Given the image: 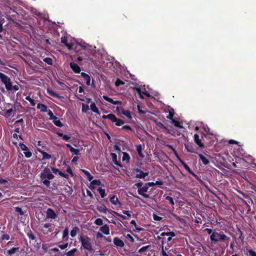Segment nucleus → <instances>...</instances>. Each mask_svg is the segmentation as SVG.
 Returning <instances> with one entry per match:
<instances>
[{
    "mask_svg": "<svg viewBox=\"0 0 256 256\" xmlns=\"http://www.w3.org/2000/svg\"><path fill=\"white\" fill-rule=\"evenodd\" d=\"M94 224L97 226H100L102 225L103 222L101 218H98L95 220Z\"/></svg>",
    "mask_w": 256,
    "mask_h": 256,
    "instance_id": "obj_44",
    "label": "nucleus"
},
{
    "mask_svg": "<svg viewBox=\"0 0 256 256\" xmlns=\"http://www.w3.org/2000/svg\"><path fill=\"white\" fill-rule=\"evenodd\" d=\"M19 248H20L19 247L12 248H11L7 251V254L10 256H12V254H14L16 252V250H19Z\"/></svg>",
    "mask_w": 256,
    "mask_h": 256,
    "instance_id": "obj_33",
    "label": "nucleus"
},
{
    "mask_svg": "<svg viewBox=\"0 0 256 256\" xmlns=\"http://www.w3.org/2000/svg\"><path fill=\"white\" fill-rule=\"evenodd\" d=\"M194 141L195 143L200 148H204V146L202 143L201 140L200 138L199 135L198 134H194Z\"/></svg>",
    "mask_w": 256,
    "mask_h": 256,
    "instance_id": "obj_10",
    "label": "nucleus"
},
{
    "mask_svg": "<svg viewBox=\"0 0 256 256\" xmlns=\"http://www.w3.org/2000/svg\"><path fill=\"white\" fill-rule=\"evenodd\" d=\"M18 89H19V87L18 86L14 85V86H12V84H11L10 89L8 90H12V91L16 92V91L18 90Z\"/></svg>",
    "mask_w": 256,
    "mask_h": 256,
    "instance_id": "obj_46",
    "label": "nucleus"
},
{
    "mask_svg": "<svg viewBox=\"0 0 256 256\" xmlns=\"http://www.w3.org/2000/svg\"><path fill=\"white\" fill-rule=\"evenodd\" d=\"M80 229L78 226H74L72 230L70 231V235L71 237L74 238V237L76 234L79 232Z\"/></svg>",
    "mask_w": 256,
    "mask_h": 256,
    "instance_id": "obj_27",
    "label": "nucleus"
},
{
    "mask_svg": "<svg viewBox=\"0 0 256 256\" xmlns=\"http://www.w3.org/2000/svg\"><path fill=\"white\" fill-rule=\"evenodd\" d=\"M174 115V113L170 112L168 115L166 116V118L172 121V120H174L173 119Z\"/></svg>",
    "mask_w": 256,
    "mask_h": 256,
    "instance_id": "obj_56",
    "label": "nucleus"
},
{
    "mask_svg": "<svg viewBox=\"0 0 256 256\" xmlns=\"http://www.w3.org/2000/svg\"><path fill=\"white\" fill-rule=\"evenodd\" d=\"M98 191L99 192L102 198H104L106 196V192L105 190L101 188H98Z\"/></svg>",
    "mask_w": 256,
    "mask_h": 256,
    "instance_id": "obj_37",
    "label": "nucleus"
},
{
    "mask_svg": "<svg viewBox=\"0 0 256 256\" xmlns=\"http://www.w3.org/2000/svg\"><path fill=\"white\" fill-rule=\"evenodd\" d=\"M90 183V186H89V188L91 190H94L95 188L94 186H100L102 185V182L100 180H92Z\"/></svg>",
    "mask_w": 256,
    "mask_h": 256,
    "instance_id": "obj_11",
    "label": "nucleus"
},
{
    "mask_svg": "<svg viewBox=\"0 0 256 256\" xmlns=\"http://www.w3.org/2000/svg\"><path fill=\"white\" fill-rule=\"evenodd\" d=\"M66 147L69 148L70 152H72L74 154H76V155L80 154L79 150L74 148L70 144H66Z\"/></svg>",
    "mask_w": 256,
    "mask_h": 256,
    "instance_id": "obj_18",
    "label": "nucleus"
},
{
    "mask_svg": "<svg viewBox=\"0 0 256 256\" xmlns=\"http://www.w3.org/2000/svg\"><path fill=\"white\" fill-rule=\"evenodd\" d=\"M0 79L1 82L5 85L7 90L10 89L11 80L7 76L2 72H0Z\"/></svg>",
    "mask_w": 256,
    "mask_h": 256,
    "instance_id": "obj_5",
    "label": "nucleus"
},
{
    "mask_svg": "<svg viewBox=\"0 0 256 256\" xmlns=\"http://www.w3.org/2000/svg\"><path fill=\"white\" fill-rule=\"evenodd\" d=\"M153 218L154 220H156V221H160V220L162 219V218L156 215V214H153Z\"/></svg>",
    "mask_w": 256,
    "mask_h": 256,
    "instance_id": "obj_50",
    "label": "nucleus"
},
{
    "mask_svg": "<svg viewBox=\"0 0 256 256\" xmlns=\"http://www.w3.org/2000/svg\"><path fill=\"white\" fill-rule=\"evenodd\" d=\"M16 212H18L20 215L22 216L24 214V212H22V208L19 207H15L14 208Z\"/></svg>",
    "mask_w": 256,
    "mask_h": 256,
    "instance_id": "obj_48",
    "label": "nucleus"
},
{
    "mask_svg": "<svg viewBox=\"0 0 256 256\" xmlns=\"http://www.w3.org/2000/svg\"><path fill=\"white\" fill-rule=\"evenodd\" d=\"M110 202L114 205H116L118 204H120V202L118 201V198L115 195L112 196L110 198Z\"/></svg>",
    "mask_w": 256,
    "mask_h": 256,
    "instance_id": "obj_28",
    "label": "nucleus"
},
{
    "mask_svg": "<svg viewBox=\"0 0 256 256\" xmlns=\"http://www.w3.org/2000/svg\"><path fill=\"white\" fill-rule=\"evenodd\" d=\"M122 114L125 116L128 119L131 120L132 117L131 116L130 112L129 110H122Z\"/></svg>",
    "mask_w": 256,
    "mask_h": 256,
    "instance_id": "obj_35",
    "label": "nucleus"
},
{
    "mask_svg": "<svg viewBox=\"0 0 256 256\" xmlns=\"http://www.w3.org/2000/svg\"><path fill=\"white\" fill-rule=\"evenodd\" d=\"M81 171L87 176L89 181H91L93 179V176H92L88 170L82 169Z\"/></svg>",
    "mask_w": 256,
    "mask_h": 256,
    "instance_id": "obj_29",
    "label": "nucleus"
},
{
    "mask_svg": "<svg viewBox=\"0 0 256 256\" xmlns=\"http://www.w3.org/2000/svg\"><path fill=\"white\" fill-rule=\"evenodd\" d=\"M124 84V82L120 80V78H117L115 82V85L116 86H118L120 85Z\"/></svg>",
    "mask_w": 256,
    "mask_h": 256,
    "instance_id": "obj_42",
    "label": "nucleus"
},
{
    "mask_svg": "<svg viewBox=\"0 0 256 256\" xmlns=\"http://www.w3.org/2000/svg\"><path fill=\"white\" fill-rule=\"evenodd\" d=\"M248 252L250 256H256V252L252 250H249Z\"/></svg>",
    "mask_w": 256,
    "mask_h": 256,
    "instance_id": "obj_61",
    "label": "nucleus"
},
{
    "mask_svg": "<svg viewBox=\"0 0 256 256\" xmlns=\"http://www.w3.org/2000/svg\"><path fill=\"white\" fill-rule=\"evenodd\" d=\"M130 224L132 225H133L134 226V227L136 228V230L138 231V232H140L141 230H142V228H137L136 227V222L134 220H132Z\"/></svg>",
    "mask_w": 256,
    "mask_h": 256,
    "instance_id": "obj_43",
    "label": "nucleus"
},
{
    "mask_svg": "<svg viewBox=\"0 0 256 256\" xmlns=\"http://www.w3.org/2000/svg\"><path fill=\"white\" fill-rule=\"evenodd\" d=\"M66 172L68 173L70 175H71L72 176H74L70 166H68V168L66 170Z\"/></svg>",
    "mask_w": 256,
    "mask_h": 256,
    "instance_id": "obj_53",
    "label": "nucleus"
},
{
    "mask_svg": "<svg viewBox=\"0 0 256 256\" xmlns=\"http://www.w3.org/2000/svg\"><path fill=\"white\" fill-rule=\"evenodd\" d=\"M186 150L190 152L198 154L196 151V148L192 144L188 143L184 144Z\"/></svg>",
    "mask_w": 256,
    "mask_h": 256,
    "instance_id": "obj_9",
    "label": "nucleus"
},
{
    "mask_svg": "<svg viewBox=\"0 0 256 256\" xmlns=\"http://www.w3.org/2000/svg\"><path fill=\"white\" fill-rule=\"evenodd\" d=\"M38 150L42 155V158L44 160H48L51 158V156L42 150L41 148H38Z\"/></svg>",
    "mask_w": 256,
    "mask_h": 256,
    "instance_id": "obj_21",
    "label": "nucleus"
},
{
    "mask_svg": "<svg viewBox=\"0 0 256 256\" xmlns=\"http://www.w3.org/2000/svg\"><path fill=\"white\" fill-rule=\"evenodd\" d=\"M54 178V174L51 172L50 168H45L40 174L41 182L47 187L50 186V180Z\"/></svg>",
    "mask_w": 256,
    "mask_h": 256,
    "instance_id": "obj_2",
    "label": "nucleus"
},
{
    "mask_svg": "<svg viewBox=\"0 0 256 256\" xmlns=\"http://www.w3.org/2000/svg\"><path fill=\"white\" fill-rule=\"evenodd\" d=\"M61 42L64 44L66 46L68 50H70L72 48L73 45L72 44H69L68 42V38L66 36H62L61 38Z\"/></svg>",
    "mask_w": 256,
    "mask_h": 256,
    "instance_id": "obj_13",
    "label": "nucleus"
},
{
    "mask_svg": "<svg viewBox=\"0 0 256 256\" xmlns=\"http://www.w3.org/2000/svg\"><path fill=\"white\" fill-rule=\"evenodd\" d=\"M2 240H8L10 239V236L7 234H3L1 237Z\"/></svg>",
    "mask_w": 256,
    "mask_h": 256,
    "instance_id": "obj_60",
    "label": "nucleus"
},
{
    "mask_svg": "<svg viewBox=\"0 0 256 256\" xmlns=\"http://www.w3.org/2000/svg\"><path fill=\"white\" fill-rule=\"evenodd\" d=\"M165 199L166 200H168L170 203L172 205V206H174V200H173V198L170 196H166V198H165Z\"/></svg>",
    "mask_w": 256,
    "mask_h": 256,
    "instance_id": "obj_47",
    "label": "nucleus"
},
{
    "mask_svg": "<svg viewBox=\"0 0 256 256\" xmlns=\"http://www.w3.org/2000/svg\"><path fill=\"white\" fill-rule=\"evenodd\" d=\"M48 111V114L50 116V120H51L53 118L52 117H54L55 116L54 115L53 112H52V111L51 110H49Z\"/></svg>",
    "mask_w": 256,
    "mask_h": 256,
    "instance_id": "obj_57",
    "label": "nucleus"
},
{
    "mask_svg": "<svg viewBox=\"0 0 256 256\" xmlns=\"http://www.w3.org/2000/svg\"><path fill=\"white\" fill-rule=\"evenodd\" d=\"M150 247V246H149V245L143 246V247L141 248L138 250V252L142 253V252H145Z\"/></svg>",
    "mask_w": 256,
    "mask_h": 256,
    "instance_id": "obj_49",
    "label": "nucleus"
},
{
    "mask_svg": "<svg viewBox=\"0 0 256 256\" xmlns=\"http://www.w3.org/2000/svg\"><path fill=\"white\" fill-rule=\"evenodd\" d=\"M167 236H168V237L172 238L176 236V234L173 232H168Z\"/></svg>",
    "mask_w": 256,
    "mask_h": 256,
    "instance_id": "obj_62",
    "label": "nucleus"
},
{
    "mask_svg": "<svg viewBox=\"0 0 256 256\" xmlns=\"http://www.w3.org/2000/svg\"><path fill=\"white\" fill-rule=\"evenodd\" d=\"M113 116H114V118H112L111 121L112 122H114L116 126H120L124 124V122L123 120H122L120 119L117 118L114 114V115Z\"/></svg>",
    "mask_w": 256,
    "mask_h": 256,
    "instance_id": "obj_19",
    "label": "nucleus"
},
{
    "mask_svg": "<svg viewBox=\"0 0 256 256\" xmlns=\"http://www.w3.org/2000/svg\"><path fill=\"white\" fill-rule=\"evenodd\" d=\"M37 108L39 109L42 112H48V106L42 104H37Z\"/></svg>",
    "mask_w": 256,
    "mask_h": 256,
    "instance_id": "obj_23",
    "label": "nucleus"
},
{
    "mask_svg": "<svg viewBox=\"0 0 256 256\" xmlns=\"http://www.w3.org/2000/svg\"><path fill=\"white\" fill-rule=\"evenodd\" d=\"M130 159V157L128 154L126 152H124L123 156H122V161H124V162L126 161V162H129Z\"/></svg>",
    "mask_w": 256,
    "mask_h": 256,
    "instance_id": "obj_38",
    "label": "nucleus"
},
{
    "mask_svg": "<svg viewBox=\"0 0 256 256\" xmlns=\"http://www.w3.org/2000/svg\"><path fill=\"white\" fill-rule=\"evenodd\" d=\"M44 61L49 65L52 64V60L50 58H46L44 59Z\"/></svg>",
    "mask_w": 256,
    "mask_h": 256,
    "instance_id": "obj_45",
    "label": "nucleus"
},
{
    "mask_svg": "<svg viewBox=\"0 0 256 256\" xmlns=\"http://www.w3.org/2000/svg\"><path fill=\"white\" fill-rule=\"evenodd\" d=\"M90 109L91 110L94 112H96V114H99V111H98V108L96 107V104L94 102H92L91 104H90Z\"/></svg>",
    "mask_w": 256,
    "mask_h": 256,
    "instance_id": "obj_32",
    "label": "nucleus"
},
{
    "mask_svg": "<svg viewBox=\"0 0 256 256\" xmlns=\"http://www.w3.org/2000/svg\"><path fill=\"white\" fill-rule=\"evenodd\" d=\"M100 231L106 235L110 234V228L107 224H104L100 228Z\"/></svg>",
    "mask_w": 256,
    "mask_h": 256,
    "instance_id": "obj_20",
    "label": "nucleus"
},
{
    "mask_svg": "<svg viewBox=\"0 0 256 256\" xmlns=\"http://www.w3.org/2000/svg\"><path fill=\"white\" fill-rule=\"evenodd\" d=\"M91 59H92V58H90L89 56H86L85 57L78 56L77 58V60L78 62H81L84 60H90Z\"/></svg>",
    "mask_w": 256,
    "mask_h": 256,
    "instance_id": "obj_40",
    "label": "nucleus"
},
{
    "mask_svg": "<svg viewBox=\"0 0 256 256\" xmlns=\"http://www.w3.org/2000/svg\"><path fill=\"white\" fill-rule=\"evenodd\" d=\"M197 154H198L200 160L204 166H206L210 164V160L206 156L199 153H198Z\"/></svg>",
    "mask_w": 256,
    "mask_h": 256,
    "instance_id": "obj_15",
    "label": "nucleus"
},
{
    "mask_svg": "<svg viewBox=\"0 0 256 256\" xmlns=\"http://www.w3.org/2000/svg\"><path fill=\"white\" fill-rule=\"evenodd\" d=\"M4 19L2 18L0 20V32H2L3 30L2 24L4 23Z\"/></svg>",
    "mask_w": 256,
    "mask_h": 256,
    "instance_id": "obj_52",
    "label": "nucleus"
},
{
    "mask_svg": "<svg viewBox=\"0 0 256 256\" xmlns=\"http://www.w3.org/2000/svg\"><path fill=\"white\" fill-rule=\"evenodd\" d=\"M114 114H108V115H103L102 116V118L103 119H109L110 120H112V118H114Z\"/></svg>",
    "mask_w": 256,
    "mask_h": 256,
    "instance_id": "obj_41",
    "label": "nucleus"
},
{
    "mask_svg": "<svg viewBox=\"0 0 256 256\" xmlns=\"http://www.w3.org/2000/svg\"><path fill=\"white\" fill-rule=\"evenodd\" d=\"M103 98L106 100V101L110 102L112 104H113L114 105H118V104H122V102L120 100H114L112 98H109L108 96H102Z\"/></svg>",
    "mask_w": 256,
    "mask_h": 256,
    "instance_id": "obj_12",
    "label": "nucleus"
},
{
    "mask_svg": "<svg viewBox=\"0 0 256 256\" xmlns=\"http://www.w3.org/2000/svg\"><path fill=\"white\" fill-rule=\"evenodd\" d=\"M180 162L182 164V165L184 167V168H185V170L188 172V173L192 174V176H194L195 178H197L198 176L197 175L194 174L192 170L190 168V167L188 166V164L185 163L184 162L180 160Z\"/></svg>",
    "mask_w": 256,
    "mask_h": 256,
    "instance_id": "obj_16",
    "label": "nucleus"
},
{
    "mask_svg": "<svg viewBox=\"0 0 256 256\" xmlns=\"http://www.w3.org/2000/svg\"><path fill=\"white\" fill-rule=\"evenodd\" d=\"M111 156L112 157V160L113 162L116 166L122 167V166L120 162H118L117 160V156L116 154L114 153H111Z\"/></svg>",
    "mask_w": 256,
    "mask_h": 256,
    "instance_id": "obj_24",
    "label": "nucleus"
},
{
    "mask_svg": "<svg viewBox=\"0 0 256 256\" xmlns=\"http://www.w3.org/2000/svg\"><path fill=\"white\" fill-rule=\"evenodd\" d=\"M97 210L98 212L104 214H106L108 211V209L104 204L97 206Z\"/></svg>",
    "mask_w": 256,
    "mask_h": 256,
    "instance_id": "obj_26",
    "label": "nucleus"
},
{
    "mask_svg": "<svg viewBox=\"0 0 256 256\" xmlns=\"http://www.w3.org/2000/svg\"><path fill=\"white\" fill-rule=\"evenodd\" d=\"M118 216L120 217L123 220H126L128 218H127V216H124L122 214H121L118 212H114Z\"/></svg>",
    "mask_w": 256,
    "mask_h": 256,
    "instance_id": "obj_58",
    "label": "nucleus"
},
{
    "mask_svg": "<svg viewBox=\"0 0 256 256\" xmlns=\"http://www.w3.org/2000/svg\"><path fill=\"white\" fill-rule=\"evenodd\" d=\"M33 16H34L37 20V26L40 28L44 23L47 20L46 18L44 16V14L42 12H38V10L33 8Z\"/></svg>",
    "mask_w": 256,
    "mask_h": 256,
    "instance_id": "obj_4",
    "label": "nucleus"
},
{
    "mask_svg": "<svg viewBox=\"0 0 256 256\" xmlns=\"http://www.w3.org/2000/svg\"><path fill=\"white\" fill-rule=\"evenodd\" d=\"M68 228H66L62 234V239L64 240H67L68 238Z\"/></svg>",
    "mask_w": 256,
    "mask_h": 256,
    "instance_id": "obj_34",
    "label": "nucleus"
},
{
    "mask_svg": "<svg viewBox=\"0 0 256 256\" xmlns=\"http://www.w3.org/2000/svg\"><path fill=\"white\" fill-rule=\"evenodd\" d=\"M126 238H128L130 242H134V238H132V236L130 234H128L126 236Z\"/></svg>",
    "mask_w": 256,
    "mask_h": 256,
    "instance_id": "obj_51",
    "label": "nucleus"
},
{
    "mask_svg": "<svg viewBox=\"0 0 256 256\" xmlns=\"http://www.w3.org/2000/svg\"><path fill=\"white\" fill-rule=\"evenodd\" d=\"M136 151H137L138 154H140V152H142V146H141L140 144H139V145L137 146H136Z\"/></svg>",
    "mask_w": 256,
    "mask_h": 256,
    "instance_id": "obj_64",
    "label": "nucleus"
},
{
    "mask_svg": "<svg viewBox=\"0 0 256 256\" xmlns=\"http://www.w3.org/2000/svg\"><path fill=\"white\" fill-rule=\"evenodd\" d=\"M53 118L51 120H52L53 123L57 126L62 127L63 126V124L61 122L58 120V118L56 116L52 117Z\"/></svg>",
    "mask_w": 256,
    "mask_h": 256,
    "instance_id": "obj_22",
    "label": "nucleus"
},
{
    "mask_svg": "<svg viewBox=\"0 0 256 256\" xmlns=\"http://www.w3.org/2000/svg\"><path fill=\"white\" fill-rule=\"evenodd\" d=\"M38 36L42 39L45 44L47 45H50V42L48 38H47L46 36L44 35Z\"/></svg>",
    "mask_w": 256,
    "mask_h": 256,
    "instance_id": "obj_31",
    "label": "nucleus"
},
{
    "mask_svg": "<svg viewBox=\"0 0 256 256\" xmlns=\"http://www.w3.org/2000/svg\"><path fill=\"white\" fill-rule=\"evenodd\" d=\"M24 154L26 158H30L32 156V152L30 151L24 152Z\"/></svg>",
    "mask_w": 256,
    "mask_h": 256,
    "instance_id": "obj_63",
    "label": "nucleus"
},
{
    "mask_svg": "<svg viewBox=\"0 0 256 256\" xmlns=\"http://www.w3.org/2000/svg\"><path fill=\"white\" fill-rule=\"evenodd\" d=\"M48 92L52 96L54 97V98H60V96L59 95L56 93L55 92H54L53 90H48Z\"/></svg>",
    "mask_w": 256,
    "mask_h": 256,
    "instance_id": "obj_39",
    "label": "nucleus"
},
{
    "mask_svg": "<svg viewBox=\"0 0 256 256\" xmlns=\"http://www.w3.org/2000/svg\"><path fill=\"white\" fill-rule=\"evenodd\" d=\"M46 217L48 218H52V219H55L57 217V215L56 214V212H54V210L50 208H48L46 212Z\"/></svg>",
    "mask_w": 256,
    "mask_h": 256,
    "instance_id": "obj_7",
    "label": "nucleus"
},
{
    "mask_svg": "<svg viewBox=\"0 0 256 256\" xmlns=\"http://www.w3.org/2000/svg\"><path fill=\"white\" fill-rule=\"evenodd\" d=\"M79 241L81 244V248L84 250L86 254L88 256V252H92L94 250L92 244V240L87 235H80Z\"/></svg>",
    "mask_w": 256,
    "mask_h": 256,
    "instance_id": "obj_1",
    "label": "nucleus"
},
{
    "mask_svg": "<svg viewBox=\"0 0 256 256\" xmlns=\"http://www.w3.org/2000/svg\"><path fill=\"white\" fill-rule=\"evenodd\" d=\"M59 175L60 176H61L63 177V178H64L66 179H68V178H69V176L68 174H66L62 172H59Z\"/></svg>",
    "mask_w": 256,
    "mask_h": 256,
    "instance_id": "obj_54",
    "label": "nucleus"
},
{
    "mask_svg": "<svg viewBox=\"0 0 256 256\" xmlns=\"http://www.w3.org/2000/svg\"><path fill=\"white\" fill-rule=\"evenodd\" d=\"M172 123L176 128H183L182 126V125L181 122L178 121H177V120H172Z\"/></svg>",
    "mask_w": 256,
    "mask_h": 256,
    "instance_id": "obj_36",
    "label": "nucleus"
},
{
    "mask_svg": "<svg viewBox=\"0 0 256 256\" xmlns=\"http://www.w3.org/2000/svg\"><path fill=\"white\" fill-rule=\"evenodd\" d=\"M148 175V172H144L141 170L139 174H136L135 178H144Z\"/></svg>",
    "mask_w": 256,
    "mask_h": 256,
    "instance_id": "obj_25",
    "label": "nucleus"
},
{
    "mask_svg": "<svg viewBox=\"0 0 256 256\" xmlns=\"http://www.w3.org/2000/svg\"><path fill=\"white\" fill-rule=\"evenodd\" d=\"M148 189V187L145 184L144 186H142L140 188H138V194L146 198H148L150 197L149 194H146L144 192H147Z\"/></svg>",
    "mask_w": 256,
    "mask_h": 256,
    "instance_id": "obj_6",
    "label": "nucleus"
},
{
    "mask_svg": "<svg viewBox=\"0 0 256 256\" xmlns=\"http://www.w3.org/2000/svg\"><path fill=\"white\" fill-rule=\"evenodd\" d=\"M210 238L212 242H215L220 241L224 242L226 240H230V238L228 237L222 232H213L210 235Z\"/></svg>",
    "mask_w": 256,
    "mask_h": 256,
    "instance_id": "obj_3",
    "label": "nucleus"
},
{
    "mask_svg": "<svg viewBox=\"0 0 256 256\" xmlns=\"http://www.w3.org/2000/svg\"><path fill=\"white\" fill-rule=\"evenodd\" d=\"M81 76L86 80V82L87 86H90V77L87 74L82 72L80 73Z\"/></svg>",
    "mask_w": 256,
    "mask_h": 256,
    "instance_id": "obj_17",
    "label": "nucleus"
},
{
    "mask_svg": "<svg viewBox=\"0 0 256 256\" xmlns=\"http://www.w3.org/2000/svg\"><path fill=\"white\" fill-rule=\"evenodd\" d=\"M20 148L23 150L26 151L28 150L27 146L24 144H22V143L20 144Z\"/></svg>",
    "mask_w": 256,
    "mask_h": 256,
    "instance_id": "obj_55",
    "label": "nucleus"
},
{
    "mask_svg": "<svg viewBox=\"0 0 256 256\" xmlns=\"http://www.w3.org/2000/svg\"><path fill=\"white\" fill-rule=\"evenodd\" d=\"M70 66L74 72L79 74L80 72L81 69L80 67L74 62H70Z\"/></svg>",
    "mask_w": 256,
    "mask_h": 256,
    "instance_id": "obj_8",
    "label": "nucleus"
},
{
    "mask_svg": "<svg viewBox=\"0 0 256 256\" xmlns=\"http://www.w3.org/2000/svg\"><path fill=\"white\" fill-rule=\"evenodd\" d=\"M113 242L117 246L122 248V247H124V242L117 237L114 238Z\"/></svg>",
    "mask_w": 256,
    "mask_h": 256,
    "instance_id": "obj_14",
    "label": "nucleus"
},
{
    "mask_svg": "<svg viewBox=\"0 0 256 256\" xmlns=\"http://www.w3.org/2000/svg\"><path fill=\"white\" fill-rule=\"evenodd\" d=\"M78 250L76 248H74L71 250L68 251L66 253V256H74L76 252H77Z\"/></svg>",
    "mask_w": 256,
    "mask_h": 256,
    "instance_id": "obj_30",
    "label": "nucleus"
},
{
    "mask_svg": "<svg viewBox=\"0 0 256 256\" xmlns=\"http://www.w3.org/2000/svg\"><path fill=\"white\" fill-rule=\"evenodd\" d=\"M68 246V243H66L65 244H60L58 246V247L62 249V250H64V249H65Z\"/></svg>",
    "mask_w": 256,
    "mask_h": 256,
    "instance_id": "obj_59",
    "label": "nucleus"
}]
</instances>
